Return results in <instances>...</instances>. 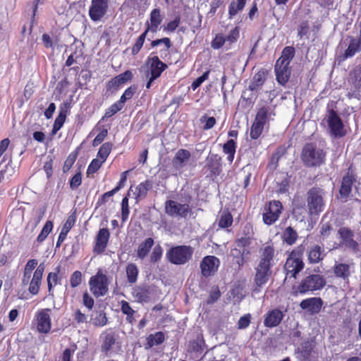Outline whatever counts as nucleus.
Segmentation results:
<instances>
[{
	"mask_svg": "<svg viewBox=\"0 0 361 361\" xmlns=\"http://www.w3.org/2000/svg\"><path fill=\"white\" fill-rule=\"evenodd\" d=\"M323 305V301L320 298H310L303 300L300 303L302 310L308 311L311 314L320 312Z\"/></svg>",
	"mask_w": 361,
	"mask_h": 361,
	"instance_id": "15",
	"label": "nucleus"
},
{
	"mask_svg": "<svg viewBox=\"0 0 361 361\" xmlns=\"http://www.w3.org/2000/svg\"><path fill=\"white\" fill-rule=\"evenodd\" d=\"M326 284V280L322 275L311 274L303 279L297 288L296 293L302 294L310 291L321 290Z\"/></svg>",
	"mask_w": 361,
	"mask_h": 361,
	"instance_id": "3",
	"label": "nucleus"
},
{
	"mask_svg": "<svg viewBox=\"0 0 361 361\" xmlns=\"http://www.w3.org/2000/svg\"><path fill=\"white\" fill-rule=\"evenodd\" d=\"M89 284L91 292L97 298L105 295L108 292V279L101 271L90 278Z\"/></svg>",
	"mask_w": 361,
	"mask_h": 361,
	"instance_id": "6",
	"label": "nucleus"
},
{
	"mask_svg": "<svg viewBox=\"0 0 361 361\" xmlns=\"http://www.w3.org/2000/svg\"><path fill=\"white\" fill-rule=\"evenodd\" d=\"M152 184L149 180H146L143 183H140L136 188L133 194L135 195V198L138 200L140 198H144L147 192L152 188Z\"/></svg>",
	"mask_w": 361,
	"mask_h": 361,
	"instance_id": "28",
	"label": "nucleus"
},
{
	"mask_svg": "<svg viewBox=\"0 0 361 361\" xmlns=\"http://www.w3.org/2000/svg\"><path fill=\"white\" fill-rule=\"evenodd\" d=\"M166 212L170 216L186 217L189 212V205L179 204L173 200H168L165 205Z\"/></svg>",
	"mask_w": 361,
	"mask_h": 361,
	"instance_id": "13",
	"label": "nucleus"
},
{
	"mask_svg": "<svg viewBox=\"0 0 361 361\" xmlns=\"http://www.w3.org/2000/svg\"><path fill=\"white\" fill-rule=\"evenodd\" d=\"M112 149V144L110 142L104 143L99 149L97 157L105 161Z\"/></svg>",
	"mask_w": 361,
	"mask_h": 361,
	"instance_id": "40",
	"label": "nucleus"
},
{
	"mask_svg": "<svg viewBox=\"0 0 361 361\" xmlns=\"http://www.w3.org/2000/svg\"><path fill=\"white\" fill-rule=\"evenodd\" d=\"M250 319L251 315L250 314L241 317L238 322V328L239 329H244L247 328L250 324Z\"/></svg>",
	"mask_w": 361,
	"mask_h": 361,
	"instance_id": "56",
	"label": "nucleus"
},
{
	"mask_svg": "<svg viewBox=\"0 0 361 361\" xmlns=\"http://www.w3.org/2000/svg\"><path fill=\"white\" fill-rule=\"evenodd\" d=\"M235 142L233 140H228L223 146V151L225 154H228V160L232 163L235 153Z\"/></svg>",
	"mask_w": 361,
	"mask_h": 361,
	"instance_id": "35",
	"label": "nucleus"
},
{
	"mask_svg": "<svg viewBox=\"0 0 361 361\" xmlns=\"http://www.w3.org/2000/svg\"><path fill=\"white\" fill-rule=\"evenodd\" d=\"M115 338L112 334H107L104 340L102 345V350L104 353H107L111 350L112 346L115 343Z\"/></svg>",
	"mask_w": 361,
	"mask_h": 361,
	"instance_id": "46",
	"label": "nucleus"
},
{
	"mask_svg": "<svg viewBox=\"0 0 361 361\" xmlns=\"http://www.w3.org/2000/svg\"><path fill=\"white\" fill-rule=\"evenodd\" d=\"M255 270V282L257 286L260 288L269 280L271 274V267L259 263Z\"/></svg>",
	"mask_w": 361,
	"mask_h": 361,
	"instance_id": "17",
	"label": "nucleus"
},
{
	"mask_svg": "<svg viewBox=\"0 0 361 361\" xmlns=\"http://www.w3.org/2000/svg\"><path fill=\"white\" fill-rule=\"evenodd\" d=\"M121 109H122L121 106H119V104H118L117 103L114 104L106 111L104 118L112 116L113 115L116 114L118 111H119Z\"/></svg>",
	"mask_w": 361,
	"mask_h": 361,
	"instance_id": "60",
	"label": "nucleus"
},
{
	"mask_svg": "<svg viewBox=\"0 0 361 361\" xmlns=\"http://www.w3.org/2000/svg\"><path fill=\"white\" fill-rule=\"evenodd\" d=\"M225 43H226V42L223 35L218 34L212 42V47L215 49H220Z\"/></svg>",
	"mask_w": 361,
	"mask_h": 361,
	"instance_id": "52",
	"label": "nucleus"
},
{
	"mask_svg": "<svg viewBox=\"0 0 361 361\" xmlns=\"http://www.w3.org/2000/svg\"><path fill=\"white\" fill-rule=\"evenodd\" d=\"M132 77V72L130 71H126L123 73H121L119 75L115 77L114 79H112L111 82L113 86L116 87H120L121 85L124 84L128 80H130Z\"/></svg>",
	"mask_w": 361,
	"mask_h": 361,
	"instance_id": "34",
	"label": "nucleus"
},
{
	"mask_svg": "<svg viewBox=\"0 0 361 361\" xmlns=\"http://www.w3.org/2000/svg\"><path fill=\"white\" fill-rule=\"evenodd\" d=\"M271 111L270 108L269 107H262L259 109L255 121L261 123V124L264 125L268 122L269 119L271 116Z\"/></svg>",
	"mask_w": 361,
	"mask_h": 361,
	"instance_id": "32",
	"label": "nucleus"
},
{
	"mask_svg": "<svg viewBox=\"0 0 361 361\" xmlns=\"http://www.w3.org/2000/svg\"><path fill=\"white\" fill-rule=\"evenodd\" d=\"M162 17L160 14V10L153 9L150 13L149 22H147V29L145 32H156L162 21Z\"/></svg>",
	"mask_w": 361,
	"mask_h": 361,
	"instance_id": "20",
	"label": "nucleus"
},
{
	"mask_svg": "<svg viewBox=\"0 0 361 361\" xmlns=\"http://www.w3.org/2000/svg\"><path fill=\"white\" fill-rule=\"evenodd\" d=\"M154 245V240L151 238L145 240L138 247L137 257L140 259L145 258L149 253L150 249Z\"/></svg>",
	"mask_w": 361,
	"mask_h": 361,
	"instance_id": "30",
	"label": "nucleus"
},
{
	"mask_svg": "<svg viewBox=\"0 0 361 361\" xmlns=\"http://www.w3.org/2000/svg\"><path fill=\"white\" fill-rule=\"evenodd\" d=\"M294 56V49L291 47H286L281 57L277 60L275 65V73L276 80L281 85L286 84L290 74L289 68L290 62Z\"/></svg>",
	"mask_w": 361,
	"mask_h": 361,
	"instance_id": "1",
	"label": "nucleus"
},
{
	"mask_svg": "<svg viewBox=\"0 0 361 361\" xmlns=\"http://www.w3.org/2000/svg\"><path fill=\"white\" fill-rule=\"evenodd\" d=\"M245 0H237L236 1H232L228 7L229 18H232L239 11H242L245 7Z\"/></svg>",
	"mask_w": 361,
	"mask_h": 361,
	"instance_id": "33",
	"label": "nucleus"
},
{
	"mask_svg": "<svg viewBox=\"0 0 361 361\" xmlns=\"http://www.w3.org/2000/svg\"><path fill=\"white\" fill-rule=\"evenodd\" d=\"M44 271V265L40 264L34 272L32 280L29 281L28 290L31 294L37 295L39 293Z\"/></svg>",
	"mask_w": 361,
	"mask_h": 361,
	"instance_id": "16",
	"label": "nucleus"
},
{
	"mask_svg": "<svg viewBox=\"0 0 361 361\" xmlns=\"http://www.w3.org/2000/svg\"><path fill=\"white\" fill-rule=\"evenodd\" d=\"M162 255V248L160 245H157L153 249V251L151 254L150 258L151 261L153 262H157L159 261Z\"/></svg>",
	"mask_w": 361,
	"mask_h": 361,
	"instance_id": "57",
	"label": "nucleus"
},
{
	"mask_svg": "<svg viewBox=\"0 0 361 361\" xmlns=\"http://www.w3.org/2000/svg\"><path fill=\"white\" fill-rule=\"evenodd\" d=\"M7 159H8V161H7V164H6V165L5 166V169L4 171H1V176L3 178H4V177L9 178L15 172V169H14V167L11 164L12 161H11V157H8Z\"/></svg>",
	"mask_w": 361,
	"mask_h": 361,
	"instance_id": "48",
	"label": "nucleus"
},
{
	"mask_svg": "<svg viewBox=\"0 0 361 361\" xmlns=\"http://www.w3.org/2000/svg\"><path fill=\"white\" fill-rule=\"evenodd\" d=\"M53 228V224L51 221H48L46 222L45 225L44 226L41 233L37 236V241L39 243H42L48 236L49 233L51 231Z\"/></svg>",
	"mask_w": 361,
	"mask_h": 361,
	"instance_id": "41",
	"label": "nucleus"
},
{
	"mask_svg": "<svg viewBox=\"0 0 361 361\" xmlns=\"http://www.w3.org/2000/svg\"><path fill=\"white\" fill-rule=\"evenodd\" d=\"M192 252V249L190 246H176L167 252L166 257L172 264H183L190 259Z\"/></svg>",
	"mask_w": 361,
	"mask_h": 361,
	"instance_id": "4",
	"label": "nucleus"
},
{
	"mask_svg": "<svg viewBox=\"0 0 361 361\" xmlns=\"http://www.w3.org/2000/svg\"><path fill=\"white\" fill-rule=\"evenodd\" d=\"M37 265V261L36 259H30L27 261L25 269L24 275L23 278V284L24 286L27 285L29 280L30 279L32 270Z\"/></svg>",
	"mask_w": 361,
	"mask_h": 361,
	"instance_id": "31",
	"label": "nucleus"
},
{
	"mask_svg": "<svg viewBox=\"0 0 361 361\" xmlns=\"http://www.w3.org/2000/svg\"><path fill=\"white\" fill-rule=\"evenodd\" d=\"M126 275L129 283H135L137 281L138 275L137 266L134 264H128L126 267Z\"/></svg>",
	"mask_w": 361,
	"mask_h": 361,
	"instance_id": "37",
	"label": "nucleus"
},
{
	"mask_svg": "<svg viewBox=\"0 0 361 361\" xmlns=\"http://www.w3.org/2000/svg\"><path fill=\"white\" fill-rule=\"evenodd\" d=\"M361 50V44L356 39H352L345 53V57L348 58L354 56Z\"/></svg>",
	"mask_w": 361,
	"mask_h": 361,
	"instance_id": "36",
	"label": "nucleus"
},
{
	"mask_svg": "<svg viewBox=\"0 0 361 361\" xmlns=\"http://www.w3.org/2000/svg\"><path fill=\"white\" fill-rule=\"evenodd\" d=\"M109 0H92L89 8V16L92 21L97 22L107 13Z\"/></svg>",
	"mask_w": 361,
	"mask_h": 361,
	"instance_id": "8",
	"label": "nucleus"
},
{
	"mask_svg": "<svg viewBox=\"0 0 361 361\" xmlns=\"http://www.w3.org/2000/svg\"><path fill=\"white\" fill-rule=\"evenodd\" d=\"M82 182L81 174L76 173L71 180L70 185L72 189L77 188L79 185H80Z\"/></svg>",
	"mask_w": 361,
	"mask_h": 361,
	"instance_id": "61",
	"label": "nucleus"
},
{
	"mask_svg": "<svg viewBox=\"0 0 361 361\" xmlns=\"http://www.w3.org/2000/svg\"><path fill=\"white\" fill-rule=\"evenodd\" d=\"M324 250L319 245L312 246L308 253L309 262L312 264L318 263L324 257Z\"/></svg>",
	"mask_w": 361,
	"mask_h": 361,
	"instance_id": "25",
	"label": "nucleus"
},
{
	"mask_svg": "<svg viewBox=\"0 0 361 361\" xmlns=\"http://www.w3.org/2000/svg\"><path fill=\"white\" fill-rule=\"evenodd\" d=\"M304 267V264L302 260L295 257V255L292 253L289 257L287 259L284 269L286 271V276L289 277H296V274H298Z\"/></svg>",
	"mask_w": 361,
	"mask_h": 361,
	"instance_id": "12",
	"label": "nucleus"
},
{
	"mask_svg": "<svg viewBox=\"0 0 361 361\" xmlns=\"http://www.w3.org/2000/svg\"><path fill=\"white\" fill-rule=\"evenodd\" d=\"M190 156L191 154L189 151L186 149H179L173 159V166L178 169L183 168L189 160Z\"/></svg>",
	"mask_w": 361,
	"mask_h": 361,
	"instance_id": "24",
	"label": "nucleus"
},
{
	"mask_svg": "<svg viewBox=\"0 0 361 361\" xmlns=\"http://www.w3.org/2000/svg\"><path fill=\"white\" fill-rule=\"evenodd\" d=\"M326 119L331 134L335 137H343L345 135L343 122L335 111L333 109L328 110Z\"/></svg>",
	"mask_w": 361,
	"mask_h": 361,
	"instance_id": "9",
	"label": "nucleus"
},
{
	"mask_svg": "<svg viewBox=\"0 0 361 361\" xmlns=\"http://www.w3.org/2000/svg\"><path fill=\"white\" fill-rule=\"evenodd\" d=\"M75 219L73 216H70L66 221L65 222L62 229L61 232L65 233L66 234H68L69 231L71 229V228L75 224Z\"/></svg>",
	"mask_w": 361,
	"mask_h": 361,
	"instance_id": "58",
	"label": "nucleus"
},
{
	"mask_svg": "<svg viewBox=\"0 0 361 361\" xmlns=\"http://www.w3.org/2000/svg\"><path fill=\"white\" fill-rule=\"evenodd\" d=\"M47 311L42 310L37 315V329L40 333L47 334L51 329V319Z\"/></svg>",
	"mask_w": 361,
	"mask_h": 361,
	"instance_id": "19",
	"label": "nucleus"
},
{
	"mask_svg": "<svg viewBox=\"0 0 361 361\" xmlns=\"http://www.w3.org/2000/svg\"><path fill=\"white\" fill-rule=\"evenodd\" d=\"M334 273L336 276L348 281L350 274V265L344 263L336 264L334 267Z\"/></svg>",
	"mask_w": 361,
	"mask_h": 361,
	"instance_id": "27",
	"label": "nucleus"
},
{
	"mask_svg": "<svg viewBox=\"0 0 361 361\" xmlns=\"http://www.w3.org/2000/svg\"><path fill=\"white\" fill-rule=\"evenodd\" d=\"M264 129V125L255 121L250 128V137L252 139H257L262 134Z\"/></svg>",
	"mask_w": 361,
	"mask_h": 361,
	"instance_id": "42",
	"label": "nucleus"
},
{
	"mask_svg": "<svg viewBox=\"0 0 361 361\" xmlns=\"http://www.w3.org/2000/svg\"><path fill=\"white\" fill-rule=\"evenodd\" d=\"M109 238V232L107 228L99 230L96 239L94 252L102 253L105 250Z\"/></svg>",
	"mask_w": 361,
	"mask_h": 361,
	"instance_id": "21",
	"label": "nucleus"
},
{
	"mask_svg": "<svg viewBox=\"0 0 361 361\" xmlns=\"http://www.w3.org/2000/svg\"><path fill=\"white\" fill-rule=\"evenodd\" d=\"M219 260L214 256L205 257L200 264L201 271L204 276L214 274L218 269Z\"/></svg>",
	"mask_w": 361,
	"mask_h": 361,
	"instance_id": "14",
	"label": "nucleus"
},
{
	"mask_svg": "<svg viewBox=\"0 0 361 361\" xmlns=\"http://www.w3.org/2000/svg\"><path fill=\"white\" fill-rule=\"evenodd\" d=\"M239 37V29L238 27H235L231 30L228 35V36L225 38L226 43L229 44L234 43L237 41Z\"/></svg>",
	"mask_w": 361,
	"mask_h": 361,
	"instance_id": "53",
	"label": "nucleus"
},
{
	"mask_svg": "<svg viewBox=\"0 0 361 361\" xmlns=\"http://www.w3.org/2000/svg\"><path fill=\"white\" fill-rule=\"evenodd\" d=\"M267 73L264 71H260L253 78L252 85L250 86V90H255L259 88L264 82Z\"/></svg>",
	"mask_w": 361,
	"mask_h": 361,
	"instance_id": "38",
	"label": "nucleus"
},
{
	"mask_svg": "<svg viewBox=\"0 0 361 361\" xmlns=\"http://www.w3.org/2000/svg\"><path fill=\"white\" fill-rule=\"evenodd\" d=\"M282 210V204L279 201L274 200L265 207L263 221L267 225L274 223L279 217Z\"/></svg>",
	"mask_w": 361,
	"mask_h": 361,
	"instance_id": "10",
	"label": "nucleus"
},
{
	"mask_svg": "<svg viewBox=\"0 0 361 361\" xmlns=\"http://www.w3.org/2000/svg\"><path fill=\"white\" fill-rule=\"evenodd\" d=\"M201 123H205L203 126L204 130L211 129L216 123V119L214 117H207V116H203L200 118Z\"/></svg>",
	"mask_w": 361,
	"mask_h": 361,
	"instance_id": "54",
	"label": "nucleus"
},
{
	"mask_svg": "<svg viewBox=\"0 0 361 361\" xmlns=\"http://www.w3.org/2000/svg\"><path fill=\"white\" fill-rule=\"evenodd\" d=\"M82 281V274L79 271H75L71 276V286L73 288L78 286Z\"/></svg>",
	"mask_w": 361,
	"mask_h": 361,
	"instance_id": "55",
	"label": "nucleus"
},
{
	"mask_svg": "<svg viewBox=\"0 0 361 361\" xmlns=\"http://www.w3.org/2000/svg\"><path fill=\"white\" fill-rule=\"evenodd\" d=\"M66 120V114L63 111H61L59 114V116L56 117L54 127H53V131L56 132L58 131L63 126Z\"/></svg>",
	"mask_w": 361,
	"mask_h": 361,
	"instance_id": "50",
	"label": "nucleus"
},
{
	"mask_svg": "<svg viewBox=\"0 0 361 361\" xmlns=\"http://www.w3.org/2000/svg\"><path fill=\"white\" fill-rule=\"evenodd\" d=\"M165 337L164 334L159 331L157 332L154 334H150L147 338V343L145 345L146 349H149L155 345H159L164 341Z\"/></svg>",
	"mask_w": 361,
	"mask_h": 361,
	"instance_id": "29",
	"label": "nucleus"
},
{
	"mask_svg": "<svg viewBox=\"0 0 361 361\" xmlns=\"http://www.w3.org/2000/svg\"><path fill=\"white\" fill-rule=\"evenodd\" d=\"M325 206L324 192L319 188H311L307 194V207L311 216L319 215Z\"/></svg>",
	"mask_w": 361,
	"mask_h": 361,
	"instance_id": "2",
	"label": "nucleus"
},
{
	"mask_svg": "<svg viewBox=\"0 0 361 361\" xmlns=\"http://www.w3.org/2000/svg\"><path fill=\"white\" fill-rule=\"evenodd\" d=\"M274 257V248L273 246L267 245L260 250L259 264L271 267V262Z\"/></svg>",
	"mask_w": 361,
	"mask_h": 361,
	"instance_id": "23",
	"label": "nucleus"
},
{
	"mask_svg": "<svg viewBox=\"0 0 361 361\" xmlns=\"http://www.w3.org/2000/svg\"><path fill=\"white\" fill-rule=\"evenodd\" d=\"M147 35V32H144L140 37L137 38V41L135 42V44L132 47V54L133 55L137 54L141 48L143 46L144 42L145 40V37Z\"/></svg>",
	"mask_w": 361,
	"mask_h": 361,
	"instance_id": "47",
	"label": "nucleus"
},
{
	"mask_svg": "<svg viewBox=\"0 0 361 361\" xmlns=\"http://www.w3.org/2000/svg\"><path fill=\"white\" fill-rule=\"evenodd\" d=\"M149 290L146 286H139L133 289V295L140 302L149 300Z\"/></svg>",
	"mask_w": 361,
	"mask_h": 361,
	"instance_id": "26",
	"label": "nucleus"
},
{
	"mask_svg": "<svg viewBox=\"0 0 361 361\" xmlns=\"http://www.w3.org/2000/svg\"><path fill=\"white\" fill-rule=\"evenodd\" d=\"M82 302L85 307L91 310L94 305V300L87 293H85L82 295Z\"/></svg>",
	"mask_w": 361,
	"mask_h": 361,
	"instance_id": "63",
	"label": "nucleus"
},
{
	"mask_svg": "<svg viewBox=\"0 0 361 361\" xmlns=\"http://www.w3.org/2000/svg\"><path fill=\"white\" fill-rule=\"evenodd\" d=\"M107 133V130H103L102 132H100L93 140L92 145L95 147L99 145L106 137Z\"/></svg>",
	"mask_w": 361,
	"mask_h": 361,
	"instance_id": "64",
	"label": "nucleus"
},
{
	"mask_svg": "<svg viewBox=\"0 0 361 361\" xmlns=\"http://www.w3.org/2000/svg\"><path fill=\"white\" fill-rule=\"evenodd\" d=\"M301 157L306 166H314L324 161V153L312 144H307L302 149Z\"/></svg>",
	"mask_w": 361,
	"mask_h": 361,
	"instance_id": "5",
	"label": "nucleus"
},
{
	"mask_svg": "<svg viewBox=\"0 0 361 361\" xmlns=\"http://www.w3.org/2000/svg\"><path fill=\"white\" fill-rule=\"evenodd\" d=\"M356 181L354 171L350 166L348 169V173L343 178L341 186L339 190L341 197H347L350 192L352 185Z\"/></svg>",
	"mask_w": 361,
	"mask_h": 361,
	"instance_id": "18",
	"label": "nucleus"
},
{
	"mask_svg": "<svg viewBox=\"0 0 361 361\" xmlns=\"http://www.w3.org/2000/svg\"><path fill=\"white\" fill-rule=\"evenodd\" d=\"M338 234L341 238L339 243L340 247H345L353 252L359 251V245L353 239V232L347 228H341L338 230Z\"/></svg>",
	"mask_w": 361,
	"mask_h": 361,
	"instance_id": "11",
	"label": "nucleus"
},
{
	"mask_svg": "<svg viewBox=\"0 0 361 361\" xmlns=\"http://www.w3.org/2000/svg\"><path fill=\"white\" fill-rule=\"evenodd\" d=\"M283 317V313L279 310H273L269 311L264 319V324L267 327H274L278 326Z\"/></svg>",
	"mask_w": 361,
	"mask_h": 361,
	"instance_id": "22",
	"label": "nucleus"
},
{
	"mask_svg": "<svg viewBox=\"0 0 361 361\" xmlns=\"http://www.w3.org/2000/svg\"><path fill=\"white\" fill-rule=\"evenodd\" d=\"M233 217L228 212H224L219 221V226L221 228H227L232 224Z\"/></svg>",
	"mask_w": 361,
	"mask_h": 361,
	"instance_id": "44",
	"label": "nucleus"
},
{
	"mask_svg": "<svg viewBox=\"0 0 361 361\" xmlns=\"http://www.w3.org/2000/svg\"><path fill=\"white\" fill-rule=\"evenodd\" d=\"M104 162L101 159H94L92 161L87 169V173H93L99 169L102 163Z\"/></svg>",
	"mask_w": 361,
	"mask_h": 361,
	"instance_id": "51",
	"label": "nucleus"
},
{
	"mask_svg": "<svg viewBox=\"0 0 361 361\" xmlns=\"http://www.w3.org/2000/svg\"><path fill=\"white\" fill-rule=\"evenodd\" d=\"M351 80L355 87L361 88V67L354 71Z\"/></svg>",
	"mask_w": 361,
	"mask_h": 361,
	"instance_id": "49",
	"label": "nucleus"
},
{
	"mask_svg": "<svg viewBox=\"0 0 361 361\" xmlns=\"http://www.w3.org/2000/svg\"><path fill=\"white\" fill-rule=\"evenodd\" d=\"M92 324L97 326H103L107 322L106 314L102 312H97L92 318Z\"/></svg>",
	"mask_w": 361,
	"mask_h": 361,
	"instance_id": "43",
	"label": "nucleus"
},
{
	"mask_svg": "<svg viewBox=\"0 0 361 361\" xmlns=\"http://www.w3.org/2000/svg\"><path fill=\"white\" fill-rule=\"evenodd\" d=\"M121 311L126 315L134 314L135 311L131 308L129 303L125 300H122L121 302Z\"/></svg>",
	"mask_w": 361,
	"mask_h": 361,
	"instance_id": "62",
	"label": "nucleus"
},
{
	"mask_svg": "<svg viewBox=\"0 0 361 361\" xmlns=\"http://www.w3.org/2000/svg\"><path fill=\"white\" fill-rule=\"evenodd\" d=\"M283 237L288 244L292 245L295 242L298 234L295 230L289 226L285 230Z\"/></svg>",
	"mask_w": 361,
	"mask_h": 361,
	"instance_id": "39",
	"label": "nucleus"
},
{
	"mask_svg": "<svg viewBox=\"0 0 361 361\" xmlns=\"http://www.w3.org/2000/svg\"><path fill=\"white\" fill-rule=\"evenodd\" d=\"M209 71L204 72L200 77L197 78L192 83V87L193 90L197 89L200 86V85L204 82L209 76Z\"/></svg>",
	"mask_w": 361,
	"mask_h": 361,
	"instance_id": "59",
	"label": "nucleus"
},
{
	"mask_svg": "<svg viewBox=\"0 0 361 361\" xmlns=\"http://www.w3.org/2000/svg\"><path fill=\"white\" fill-rule=\"evenodd\" d=\"M60 272V267L56 268V272L49 273L47 277V284L49 292L51 291L52 288L56 286L59 281L58 274Z\"/></svg>",
	"mask_w": 361,
	"mask_h": 361,
	"instance_id": "45",
	"label": "nucleus"
},
{
	"mask_svg": "<svg viewBox=\"0 0 361 361\" xmlns=\"http://www.w3.org/2000/svg\"><path fill=\"white\" fill-rule=\"evenodd\" d=\"M149 66V73L146 75L145 88L149 89L153 81L159 78L166 69V65L161 62L157 56H153L148 59Z\"/></svg>",
	"mask_w": 361,
	"mask_h": 361,
	"instance_id": "7",
	"label": "nucleus"
}]
</instances>
